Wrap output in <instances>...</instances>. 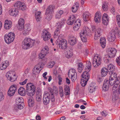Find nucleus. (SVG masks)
<instances>
[{"label": "nucleus", "instance_id": "f257e3e1", "mask_svg": "<svg viewBox=\"0 0 120 120\" xmlns=\"http://www.w3.org/2000/svg\"><path fill=\"white\" fill-rule=\"evenodd\" d=\"M35 41L31 38H25L22 42V48L25 49H27L31 47L35 43Z\"/></svg>", "mask_w": 120, "mask_h": 120}, {"label": "nucleus", "instance_id": "f03ea898", "mask_svg": "<svg viewBox=\"0 0 120 120\" xmlns=\"http://www.w3.org/2000/svg\"><path fill=\"white\" fill-rule=\"evenodd\" d=\"M107 51L108 54L105 56L104 59V62L107 63L109 62L111 58L114 57L116 52V50L114 48H109Z\"/></svg>", "mask_w": 120, "mask_h": 120}, {"label": "nucleus", "instance_id": "7ed1b4c3", "mask_svg": "<svg viewBox=\"0 0 120 120\" xmlns=\"http://www.w3.org/2000/svg\"><path fill=\"white\" fill-rule=\"evenodd\" d=\"M35 87L33 83H27L26 86L27 94L29 96H32L35 93Z\"/></svg>", "mask_w": 120, "mask_h": 120}, {"label": "nucleus", "instance_id": "20e7f679", "mask_svg": "<svg viewBox=\"0 0 120 120\" xmlns=\"http://www.w3.org/2000/svg\"><path fill=\"white\" fill-rule=\"evenodd\" d=\"M82 79L80 83L82 86H84L87 84V82L90 78V76L89 73L85 71L81 76Z\"/></svg>", "mask_w": 120, "mask_h": 120}, {"label": "nucleus", "instance_id": "39448f33", "mask_svg": "<svg viewBox=\"0 0 120 120\" xmlns=\"http://www.w3.org/2000/svg\"><path fill=\"white\" fill-rule=\"evenodd\" d=\"M15 38V34L11 32H10L8 34H6L4 36L5 41L8 44H9L12 42Z\"/></svg>", "mask_w": 120, "mask_h": 120}, {"label": "nucleus", "instance_id": "423d86ee", "mask_svg": "<svg viewBox=\"0 0 120 120\" xmlns=\"http://www.w3.org/2000/svg\"><path fill=\"white\" fill-rule=\"evenodd\" d=\"M59 37H58V39L57 40L56 44L59 45L60 49H64L66 48L67 47V41L65 39H61L60 40Z\"/></svg>", "mask_w": 120, "mask_h": 120}, {"label": "nucleus", "instance_id": "0eeeda50", "mask_svg": "<svg viewBox=\"0 0 120 120\" xmlns=\"http://www.w3.org/2000/svg\"><path fill=\"white\" fill-rule=\"evenodd\" d=\"M51 34L48 30H42L41 34V38L44 41H48L51 38Z\"/></svg>", "mask_w": 120, "mask_h": 120}, {"label": "nucleus", "instance_id": "6e6552de", "mask_svg": "<svg viewBox=\"0 0 120 120\" xmlns=\"http://www.w3.org/2000/svg\"><path fill=\"white\" fill-rule=\"evenodd\" d=\"M101 59L100 56L98 55H96L92 60V64L95 67H97L101 64Z\"/></svg>", "mask_w": 120, "mask_h": 120}, {"label": "nucleus", "instance_id": "1a4fd4ad", "mask_svg": "<svg viewBox=\"0 0 120 120\" xmlns=\"http://www.w3.org/2000/svg\"><path fill=\"white\" fill-rule=\"evenodd\" d=\"M68 76L71 78L72 81L74 82L76 80L77 78V73L75 70L73 68L70 69L68 73Z\"/></svg>", "mask_w": 120, "mask_h": 120}, {"label": "nucleus", "instance_id": "9d476101", "mask_svg": "<svg viewBox=\"0 0 120 120\" xmlns=\"http://www.w3.org/2000/svg\"><path fill=\"white\" fill-rule=\"evenodd\" d=\"M114 83H112V82L107 79H105L104 81V83L103 86V89L104 91H106L108 90L110 85L112 86L113 85Z\"/></svg>", "mask_w": 120, "mask_h": 120}, {"label": "nucleus", "instance_id": "9b49d317", "mask_svg": "<svg viewBox=\"0 0 120 120\" xmlns=\"http://www.w3.org/2000/svg\"><path fill=\"white\" fill-rule=\"evenodd\" d=\"M6 76L7 79L11 82H13L16 80L15 75L12 72L9 71L7 73Z\"/></svg>", "mask_w": 120, "mask_h": 120}, {"label": "nucleus", "instance_id": "f8f14e48", "mask_svg": "<svg viewBox=\"0 0 120 120\" xmlns=\"http://www.w3.org/2000/svg\"><path fill=\"white\" fill-rule=\"evenodd\" d=\"M50 99V96L49 93L47 92H45L44 93L43 98L44 104L45 105H47L49 103Z\"/></svg>", "mask_w": 120, "mask_h": 120}, {"label": "nucleus", "instance_id": "ddd939ff", "mask_svg": "<svg viewBox=\"0 0 120 120\" xmlns=\"http://www.w3.org/2000/svg\"><path fill=\"white\" fill-rule=\"evenodd\" d=\"M93 31L94 32V39L95 40H97L100 37L101 35L102 31L101 29L99 28L95 30V27L93 28Z\"/></svg>", "mask_w": 120, "mask_h": 120}, {"label": "nucleus", "instance_id": "4468645a", "mask_svg": "<svg viewBox=\"0 0 120 120\" xmlns=\"http://www.w3.org/2000/svg\"><path fill=\"white\" fill-rule=\"evenodd\" d=\"M14 6L16 9L21 10L22 11L25 10L26 8L25 5L24 4L19 1L17 2L14 5Z\"/></svg>", "mask_w": 120, "mask_h": 120}, {"label": "nucleus", "instance_id": "2eb2a0df", "mask_svg": "<svg viewBox=\"0 0 120 120\" xmlns=\"http://www.w3.org/2000/svg\"><path fill=\"white\" fill-rule=\"evenodd\" d=\"M17 90V86L13 85L10 87L8 92V95L10 96H13Z\"/></svg>", "mask_w": 120, "mask_h": 120}, {"label": "nucleus", "instance_id": "dca6fc26", "mask_svg": "<svg viewBox=\"0 0 120 120\" xmlns=\"http://www.w3.org/2000/svg\"><path fill=\"white\" fill-rule=\"evenodd\" d=\"M91 34L90 31L88 28L84 26L83 28V30L80 32V35L89 36L91 35Z\"/></svg>", "mask_w": 120, "mask_h": 120}, {"label": "nucleus", "instance_id": "f3484780", "mask_svg": "<svg viewBox=\"0 0 120 120\" xmlns=\"http://www.w3.org/2000/svg\"><path fill=\"white\" fill-rule=\"evenodd\" d=\"M22 30H19L22 31V34L25 36L28 35L31 30V28L29 26H26L25 25L22 27Z\"/></svg>", "mask_w": 120, "mask_h": 120}, {"label": "nucleus", "instance_id": "a211bd4d", "mask_svg": "<svg viewBox=\"0 0 120 120\" xmlns=\"http://www.w3.org/2000/svg\"><path fill=\"white\" fill-rule=\"evenodd\" d=\"M115 32L114 30H112L108 36V39L110 42H112L114 41L116 37L115 35Z\"/></svg>", "mask_w": 120, "mask_h": 120}, {"label": "nucleus", "instance_id": "6ab92c4d", "mask_svg": "<svg viewBox=\"0 0 120 120\" xmlns=\"http://www.w3.org/2000/svg\"><path fill=\"white\" fill-rule=\"evenodd\" d=\"M68 41L71 45L75 44L77 42L76 38L73 36H69L68 38Z\"/></svg>", "mask_w": 120, "mask_h": 120}, {"label": "nucleus", "instance_id": "aec40b11", "mask_svg": "<svg viewBox=\"0 0 120 120\" xmlns=\"http://www.w3.org/2000/svg\"><path fill=\"white\" fill-rule=\"evenodd\" d=\"M81 21L79 19H78L75 21L73 29L75 31L78 30L80 26Z\"/></svg>", "mask_w": 120, "mask_h": 120}, {"label": "nucleus", "instance_id": "412c9836", "mask_svg": "<svg viewBox=\"0 0 120 120\" xmlns=\"http://www.w3.org/2000/svg\"><path fill=\"white\" fill-rule=\"evenodd\" d=\"M12 22L11 21L6 20L4 22V28L7 30L10 29L12 25Z\"/></svg>", "mask_w": 120, "mask_h": 120}, {"label": "nucleus", "instance_id": "4be33fe9", "mask_svg": "<svg viewBox=\"0 0 120 120\" xmlns=\"http://www.w3.org/2000/svg\"><path fill=\"white\" fill-rule=\"evenodd\" d=\"M101 17V14L99 12H97L95 14L94 18V20L96 22H100Z\"/></svg>", "mask_w": 120, "mask_h": 120}, {"label": "nucleus", "instance_id": "5701e85b", "mask_svg": "<svg viewBox=\"0 0 120 120\" xmlns=\"http://www.w3.org/2000/svg\"><path fill=\"white\" fill-rule=\"evenodd\" d=\"M83 20L85 21H88L91 18V15L88 12H84L83 15Z\"/></svg>", "mask_w": 120, "mask_h": 120}, {"label": "nucleus", "instance_id": "b1692460", "mask_svg": "<svg viewBox=\"0 0 120 120\" xmlns=\"http://www.w3.org/2000/svg\"><path fill=\"white\" fill-rule=\"evenodd\" d=\"M9 65V63L8 61L6 60L2 62L0 65V69L2 70H4Z\"/></svg>", "mask_w": 120, "mask_h": 120}, {"label": "nucleus", "instance_id": "393cba45", "mask_svg": "<svg viewBox=\"0 0 120 120\" xmlns=\"http://www.w3.org/2000/svg\"><path fill=\"white\" fill-rule=\"evenodd\" d=\"M109 74L110 75L109 80L112 82L113 81V80L115 78H116V79L117 78H119V77H117V74L114 71L111 72L109 71Z\"/></svg>", "mask_w": 120, "mask_h": 120}, {"label": "nucleus", "instance_id": "a878e982", "mask_svg": "<svg viewBox=\"0 0 120 120\" xmlns=\"http://www.w3.org/2000/svg\"><path fill=\"white\" fill-rule=\"evenodd\" d=\"M109 19L107 15L104 14L102 18L103 23L104 25H107L109 22Z\"/></svg>", "mask_w": 120, "mask_h": 120}, {"label": "nucleus", "instance_id": "bb28decb", "mask_svg": "<svg viewBox=\"0 0 120 120\" xmlns=\"http://www.w3.org/2000/svg\"><path fill=\"white\" fill-rule=\"evenodd\" d=\"M35 19L37 21H39L42 18L41 13L40 11H36L35 12Z\"/></svg>", "mask_w": 120, "mask_h": 120}, {"label": "nucleus", "instance_id": "cd10ccee", "mask_svg": "<svg viewBox=\"0 0 120 120\" xmlns=\"http://www.w3.org/2000/svg\"><path fill=\"white\" fill-rule=\"evenodd\" d=\"M45 55H46L45 54H44V53H43L41 52L39 55V58L42 60V61H43V62H43L42 64H45L47 60L46 58L45 57Z\"/></svg>", "mask_w": 120, "mask_h": 120}, {"label": "nucleus", "instance_id": "c85d7f7f", "mask_svg": "<svg viewBox=\"0 0 120 120\" xmlns=\"http://www.w3.org/2000/svg\"><path fill=\"white\" fill-rule=\"evenodd\" d=\"M25 21L22 18L19 19L18 22V24L19 25V30H22V27L24 26Z\"/></svg>", "mask_w": 120, "mask_h": 120}, {"label": "nucleus", "instance_id": "c756f323", "mask_svg": "<svg viewBox=\"0 0 120 120\" xmlns=\"http://www.w3.org/2000/svg\"><path fill=\"white\" fill-rule=\"evenodd\" d=\"M75 19V17L74 15H71L67 21V24L68 25H72L74 23Z\"/></svg>", "mask_w": 120, "mask_h": 120}, {"label": "nucleus", "instance_id": "7c9ffc66", "mask_svg": "<svg viewBox=\"0 0 120 120\" xmlns=\"http://www.w3.org/2000/svg\"><path fill=\"white\" fill-rule=\"evenodd\" d=\"M9 12L11 15L14 16H16L18 13V10L14 8L11 9L9 10Z\"/></svg>", "mask_w": 120, "mask_h": 120}, {"label": "nucleus", "instance_id": "2f4dec72", "mask_svg": "<svg viewBox=\"0 0 120 120\" xmlns=\"http://www.w3.org/2000/svg\"><path fill=\"white\" fill-rule=\"evenodd\" d=\"M55 7L52 5H50L47 8L46 12L47 13H49L50 14H52L54 12L53 10L54 9Z\"/></svg>", "mask_w": 120, "mask_h": 120}, {"label": "nucleus", "instance_id": "473e14b6", "mask_svg": "<svg viewBox=\"0 0 120 120\" xmlns=\"http://www.w3.org/2000/svg\"><path fill=\"white\" fill-rule=\"evenodd\" d=\"M65 22V20L64 19H62L60 21L56 23V26L57 28H60L64 25Z\"/></svg>", "mask_w": 120, "mask_h": 120}, {"label": "nucleus", "instance_id": "72a5a7b5", "mask_svg": "<svg viewBox=\"0 0 120 120\" xmlns=\"http://www.w3.org/2000/svg\"><path fill=\"white\" fill-rule=\"evenodd\" d=\"M18 92L19 94L22 96H24L26 94L25 89L23 87H21L19 88Z\"/></svg>", "mask_w": 120, "mask_h": 120}, {"label": "nucleus", "instance_id": "f704fd0d", "mask_svg": "<svg viewBox=\"0 0 120 120\" xmlns=\"http://www.w3.org/2000/svg\"><path fill=\"white\" fill-rule=\"evenodd\" d=\"M86 65V66L85 68V70L86 71L89 72L91 69V63L90 61H87Z\"/></svg>", "mask_w": 120, "mask_h": 120}, {"label": "nucleus", "instance_id": "c9c22d12", "mask_svg": "<svg viewBox=\"0 0 120 120\" xmlns=\"http://www.w3.org/2000/svg\"><path fill=\"white\" fill-rule=\"evenodd\" d=\"M106 39L105 38H101L100 40V43L101 46L103 48H104L106 45Z\"/></svg>", "mask_w": 120, "mask_h": 120}, {"label": "nucleus", "instance_id": "e433bc0d", "mask_svg": "<svg viewBox=\"0 0 120 120\" xmlns=\"http://www.w3.org/2000/svg\"><path fill=\"white\" fill-rule=\"evenodd\" d=\"M108 69L105 68H103L101 70V76L102 77L105 76L108 73Z\"/></svg>", "mask_w": 120, "mask_h": 120}, {"label": "nucleus", "instance_id": "4c0bfd02", "mask_svg": "<svg viewBox=\"0 0 120 120\" xmlns=\"http://www.w3.org/2000/svg\"><path fill=\"white\" fill-rule=\"evenodd\" d=\"M84 66L82 63L81 62L78 64L77 70L79 73H81L83 68Z\"/></svg>", "mask_w": 120, "mask_h": 120}, {"label": "nucleus", "instance_id": "58836bf2", "mask_svg": "<svg viewBox=\"0 0 120 120\" xmlns=\"http://www.w3.org/2000/svg\"><path fill=\"white\" fill-rule=\"evenodd\" d=\"M107 69L109 70V71L110 72H112L114 71L115 70V67L112 64H109L108 66Z\"/></svg>", "mask_w": 120, "mask_h": 120}, {"label": "nucleus", "instance_id": "ea45409f", "mask_svg": "<svg viewBox=\"0 0 120 120\" xmlns=\"http://www.w3.org/2000/svg\"><path fill=\"white\" fill-rule=\"evenodd\" d=\"M24 100L21 97H18L16 99V105H19V104H22Z\"/></svg>", "mask_w": 120, "mask_h": 120}, {"label": "nucleus", "instance_id": "a19ab883", "mask_svg": "<svg viewBox=\"0 0 120 120\" xmlns=\"http://www.w3.org/2000/svg\"><path fill=\"white\" fill-rule=\"evenodd\" d=\"M95 89L96 87L95 86L90 84L88 88L89 92L90 93H93L95 90Z\"/></svg>", "mask_w": 120, "mask_h": 120}, {"label": "nucleus", "instance_id": "79ce46f5", "mask_svg": "<svg viewBox=\"0 0 120 120\" xmlns=\"http://www.w3.org/2000/svg\"><path fill=\"white\" fill-rule=\"evenodd\" d=\"M114 83L113 84H114V87H116V88H117V87L118 86V85L119 84L120 82V78H117L116 79L115 81H113L112 83Z\"/></svg>", "mask_w": 120, "mask_h": 120}, {"label": "nucleus", "instance_id": "37998d69", "mask_svg": "<svg viewBox=\"0 0 120 120\" xmlns=\"http://www.w3.org/2000/svg\"><path fill=\"white\" fill-rule=\"evenodd\" d=\"M114 83L113 84H114V87H116V88H117V87L118 86V85L119 84L120 82V78H117L116 79L115 81H113L112 83Z\"/></svg>", "mask_w": 120, "mask_h": 120}, {"label": "nucleus", "instance_id": "c03bdc74", "mask_svg": "<svg viewBox=\"0 0 120 120\" xmlns=\"http://www.w3.org/2000/svg\"><path fill=\"white\" fill-rule=\"evenodd\" d=\"M73 54L72 52L70 50H68L66 52V56L68 58H69L72 56Z\"/></svg>", "mask_w": 120, "mask_h": 120}, {"label": "nucleus", "instance_id": "a18cd8bd", "mask_svg": "<svg viewBox=\"0 0 120 120\" xmlns=\"http://www.w3.org/2000/svg\"><path fill=\"white\" fill-rule=\"evenodd\" d=\"M34 103V101L33 99H29L28 101V104L30 107H32L33 106Z\"/></svg>", "mask_w": 120, "mask_h": 120}, {"label": "nucleus", "instance_id": "49530a36", "mask_svg": "<svg viewBox=\"0 0 120 120\" xmlns=\"http://www.w3.org/2000/svg\"><path fill=\"white\" fill-rule=\"evenodd\" d=\"M63 13V11L62 10L60 11L59 12L56 13L55 17L56 19H59L61 17V15Z\"/></svg>", "mask_w": 120, "mask_h": 120}, {"label": "nucleus", "instance_id": "de8ad7c7", "mask_svg": "<svg viewBox=\"0 0 120 120\" xmlns=\"http://www.w3.org/2000/svg\"><path fill=\"white\" fill-rule=\"evenodd\" d=\"M102 8L105 11H107L108 9V6L107 3L106 2H104L103 3Z\"/></svg>", "mask_w": 120, "mask_h": 120}, {"label": "nucleus", "instance_id": "09e8293b", "mask_svg": "<svg viewBox=\"0 0 120 120\" xmlns=\"http://www.w3.org/2000/svg\"><path fill=\"white\" fill-rule=\"evenodd\" d=\"M80 37L81 40L83 42H86L87 41V36H85L84 35H80Z\"/></svg>", "mask_w": 120, "mask_h": 120}, {"label": "nucleus", "instance_id": "8fccbe9b", "mask_svg": "<svg viewBox=\"0 0 120 120\" xmlns=\"http://www.w3.org/2000/svg\"><path fill=\"white\" fill-rule=\"evenodd\" d=\"M45 18L48 20H50L52 18V14H50V13H47V12H46L45 13Z\"/></svg>", "mask_w": 120, "mask_h": 120}, {"label": "nucleus", "instance_id": "3c124183", "mask_svg": "<svg viewBox=\"0 0 120 120\" xmlns=\"http://www.w3.org/2000/svg\"><path fill=\"white\" fill-rule=\"evenodd\" d=\"M34 67L41 71L42 69V65L41 63H39L36 65Z\"/></svg>", "mask_w": 120, "mask_h": 120}, {"label": "nucleus", "instance_id": "603ef678", "mask_svg": "<svg viewBox=\"0 0 120 120\" xmlns=\"http://www.w3.org/2000/svg\"><path fill=\"white\" fill-rule=\"evenodd\" d=\"M79 7V5H78L75 4L72 8V11L74 13L75 12L77 11Z\"/></svg>", "mask_w": 120, "mask_h": 120}, {"label": "nucleus", "instance_id": "864d4df0", "mask_svg": "<svg viewBox=\"0 0 120 120\" xmlns=\"http://www.w3.org/2000/svg\"><path fill=\"white\" fill-rule=\"evenodd\" d=\"M49 49L47 47H45L41 51V52L44 53L46 55L48 53Z\"/></svg>", "mask_w": 120, "mask_h": 120}, {"label": "nucleus", "instance_id": "5fc2aeb1", "mask_svg": "<svg viewBox=\"0 0 120 120\" xmlns=\"http://www.w3.org/2000/svg\"><path fill=\"white\" fill-rule=\"evenodd\" d=\"M40 71L39 70L36 69V68L34 67L33 70V73L34 74L37 75L39 73Z\"/></svg>", "mask_w": 120, "mask_h": 120}, {"label": "nucleus", "instance_id": "6e6d98bb", "mask_svg": "<svg viewBox=\"0 0 120 120\" xmlns=\"http://www.w3.org/2000/svg\"><path fill=\"white\" fill-rule=\"evenodd\" d=\"M37 93V94L36 95V100L37 101H40L41 99V94L39 93L38 94Z\"/></svg>", "mask_w": 120, "mask_h": 120}, {"label": "nucleus", "instance_id": "4d7b16f0", "mask_svg": "<svg viewBox=\"0 0 120 120\" xmlns=\"http://www.w3.org/2000/svg\"><path fill=\"white\" fill-rule=\"evenodd\" d=\"M116 19L117 24L120 27V15H117L116 16Z\"/></svg>", "mask_w": 120, "mask_h": 120}, {"label": "nucleus", "instance_id": "13d9d810", "mask_svg": "<svg viewBox=\"0 0 120 120\" xmlns=\"http://www.w3.org/2000/svg\"><path fill=\"white\" fill-rule=\"evenodd\" d=\"M118 97L117 95L114 94L113 95L112 97V100L113 101H115L118 99Z\"/></svg>", "mask_w": 120, "mask_h": 120}, {"label": "nucleus", "instance_id": "bf43d9fd", "mask_svg": "<svg viewBox=\"0 0 120 120\" xmlns=\"http://www.w3.org/2000/svg\"><path fill=\"white\" fill-rule=\"evenodd\" d=\"M4 98V96L3 93L0 91V101L3 100Z\"/></svg>", "mask_w": 120, "mask_h": 120}, {"label": "nucleus", "instance_id": "052dcab7", "mask_svg": "<svg viewBox=\"0 0 120 120\" xmlns=\"http://www.w3.org/2000/svg\"><path fill=\"white\" fill-rule=\"evenodd\" d=\"M60 29L57 28L56 30L54 33L55 36H57L60 33L59 30Z\"/></svg>", "mask_w": 120, "mask_h": 120}, {"label": "nucleus", "instance_id": "680f3d73", "mask_svg": "<svg viewBox=\"0 0 120 120\" xmlns=\"http://www.w3.org/2000/svg\"><path fill=\"white\" fill-rule=\"evenodd\" d=\"M101 115L105 117L108 115V112L105 111H104L101 112Z\"/></svg>", "mask_w": 120, "mask_h": 120}, {"label": "nucleus", "instance_id": "e2e57ef3", "mask_svg": "<svg viewBox=\"0 0 120 120\" xmlns=\"http://www.w3.org/2000/svg\"><path fill=\"white\" fill-rule=\"evenodd\" d=\"M64 90L65 91H67V94H68L70 91V89L69 87L65 86L64 88Z\"/></svg>", "mask_w": 120, "mask_h": 120}, {"label": "nucleus", "instance_id": "0e129e2a", "mask_svg": "<svg viewBox=\"0 0 120 120\" xmlns=\"http://www.w3.org/2000/svg\"><path fill=\"white\" fill-rule=\"evenodd\" d=\"M23 103H22H22L19 104V105H16L18 106L17 107L18 109H20L23 108Z\"/></svg>", "mask_w": 120, "mask_h": 120}, {"label": "nucleus", "instance_id": "69168bd1", "mask_svg": "<svg viewBox=\"0 0 120 120\" xmlns=\"http://www.w3.org/2000/svg\"><path fill=\"white\" fill-rule=\"evenodd\" d=\"M55 63L53 61H50L49 64V65L50 68L52 67L55 65Z\"/></svg>", "mask_w": 120, "mask_h": 120}, {"label": "nucleus", "instance_id": "338daca9", "mask_svg": "<svg viewBox=\"0 0 120 120\" xmlns=\"http://www.w3.org/2000/svg\"><path fill=\"white\" fill-rule=\"evenodd\" d=\"M27 80V79H26L24 81L22 82H19V84L21 85H23L26 83Z\"/></svg>", "mask_w": 120, "mask_h": 120}, {"label": "nucleus", "instance_id": "774afa93", "mask_svg": "<svg viewBox=\"0 0 120 120\" xmlns=\"http://www.w3.org/2000/svg\"><path fill=\"white\" fill-rule=\"evenodd\" d=\"M116 61L118 64L120 66V56L117 57L116 59Z\"/></svg>", "mask_w": 120, "mask_h": 120}]
</instances>
